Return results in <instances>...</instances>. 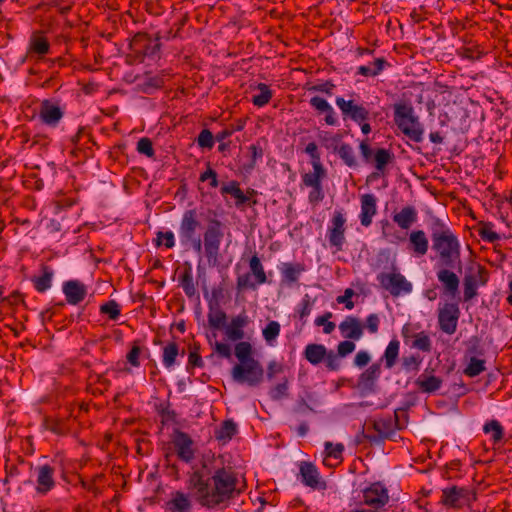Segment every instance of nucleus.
Segmentation results:
<instances>
[{"label": "nucleus", "mask_w": 512, "mask_h": 512, "mask_svg": "<svg viewBox=\"0 0 512 512\" xmlns=\"http://www.w3.org/2000/svg\"><path fill=\"white\" fill-rule=\"evenodd\" d=\"M39 116L44 124L54 127L62 119L63 111L57 104L44 100L40 106Z\"/></svg>", "instance_id": "obj_21"}, {"label": "nucleus", "mask_w": 512, "mask_h": 512, "mask_svg": "<svg viewBox=\"0 0 512 512\" xmlns=\"http://www.w3.org/2000/svg\"><path fill=\"white\" fill-rule=\"evenodd\" d=\"M337 153L347 166L353 167L356 165L354 150L349 144H341L337 150Z\"/></svg>", "instance_id": "obj_47"}, {"label": "nucleus", "mask_w": 512, "mask_h": 512, "mask_svg": "<svg viewBox=\"0 0 512 512\" xmlns=\"http://www.w3.org/2000/svg\"><path fill=\"white\" fill-rule=\"evenodd\" d=\"M408 251L415 257H423L429 250V240L426 233L423 230H412L409 233Z\"/></svg>", "instance_id": "obj_17"}, {"label": "nucleus", "mask_w": 512, "mask_h": 512, "mask_svg": "<svg viewBox=\"0 0 512 512\" xmlns=\"http://www.w3.org/2000/svg\"><path fill=\"white\" fill-rule=\"evenodd\" d=\"M339 330L346 339L359 340L363 336V326L360 320L347 316L340 324Z\"/></svg>", "instance_id": "obj_24"}, {"label": "nucleus", "mask_w": 512, "mask_h": 512, "mask_svg": "<svg viewBox=\"0 0 512 512\" xmlns=\"http://www.w3.org/2000/svg\"><path fill=\"white\" fill-rule=\"evenodd\" d=\"M377 280L381 287L387 290L392 296L398 297L412 291V284L400 272L380 273Z\"/></svg>", "instance_id": "obj_8"}, {"label": "nucleus", "mask_w": 512, "mask_h": 512, "mask_svg": "<svg viewBox=\"0 0 512 512\" xmlns=\"http://www.w3.org/2000/svg\"><path fill=\"white\" fill-rule=\"evenodd\" d=\"M209 483L210 478L205 480L200 471H194L188 479V488L194 491L195 499L203 507H205Z\"/></svg>", "instance_id": "obj_18"}, {"label": "nucleus", "mask_w": 512, "mask_h": 512, "mask_svg": "<svg viewBox=\"0 0 512 512\" xmlns=\"http://www.w3.org/2000/svg\"><path fill=\"white\" fill-rule=\"evenodd\" d=\"M335 102L344 117H348L358 124L369 120L370 113L362 104H357L353 100H345L342 97H337Z\"/></svg>", "instance_id": "obj_14"}, {"label": "nucleus", "mask_w": 512, "mask_h": 512, "mask_svg": "<svg viewBox=\"0 0 512 512\" xmlns=\"http://www.w3.org/2000/svg\"><path fill=\"white\" fill-rule=\"evenodd\" d=\"M305 270L303 264L300 263H283L281 267V274L283 281L287 283H294L298 280L300 274Z\"/></svg>", "instance_id": "obj_33"}, {"label": "nucleus", "mask_w": 512, "mask_h": 512, "mask_svg": "<svg viewBox=\"0 0 512 512\" xmlns=\"http://www.w3.org/2000/svg\"><path fill=\"white\" fill-rule=\"evenodd\" d=\"M339 357L340 356L338 354H336L334 351L327 350V356H326V358H324L323 361L325 362V365L329 370L336 371L340 368Z\"/></svg>", "instance_id": "obj_59"}, {"label": "nucleus", "mask_w": 512, "mask_h": 512, "mask_svg": "<svg viewBox=\"0 0 512 512\" xmlns=\"http://www.w3.org/2000/svg\"><path fill=\"white\" fill-rule=\"evenodd\" d=\"M305 152L311 157L312 165H322L320 154H319L318 147H317L316 143L310 142L306 146Z\"/></svg>", "instance_id": "obj_62"}, {"label": "nucleus", "mask_w": 512, "mask_h": 512, "mask_svg": "<svg viewBox=\"0 0 512 512\" xmlns=\"http://www.w3.org/2000/svg\"><path fill=\"white\" fill-rule=\"evenodd\" d=\"M389 501L387 489L380 483H374L363 490V502L373 512H378Z\"/></svg>", "instance_id": "obj_12"}, {"label": "nucleus", "mask_w": 512, "mask_h": 512, "mask_svg": "<svg viewBox=\"0 0 512 512\" xmlns=\"http://www.w3.org/2000/svg\"><path fill=\"white\" fill-rule=\"evenodd\" d=\"M361 200L360 222L364 227H368L372 223L373 217L377 213V198L373 194H364Z\"/></svg>", "instance_id": "obj_22"}, {"label": "nucleus", "mask_w": 512, "mask_h": 512, "mask_svg": "<svg viewBox=\"0 0 512 512\" xmlns=\"http://www.w3.org/2000/svg\"><path fill=\"white\" fill-rule=\"evenodd\" d=\"M402 336L404 339L413 338V341L411 343L412 348L427 353H429L432 350L431 339L424 331L410 334L409 328L407 326H404L402 329Z\"/></svg>", "instance_id": "obj_27"}, {"label": "nucleus", "mask_w": 512, "mask_h": 512, "mask_svg": "<svg viewBox=\"0 0 512 512\" xmlns=\"http://www.w3.org/2000/svg\"><path fill=\"white\" fill-rule=\"evenodd\" d=\"M380 373V364H373L362 374V379L364 381L373 382L379 378Z\"/></svg>", "instance_id": "obj_61"}, {"label": "nucleus", "mask_w": 512, "mask_h": 512, "mask_svg": "<svg viewBox=\"0 0 512 512\" xmlns=\"http://www.w3.org/2000/svg\"><path fill=\"white\" fill-rule=\"evenodd\" d=\"M50 50V44L47 39L40 35L34 34L30 39L29 53H34L39 57L46 55Z\"/></svg>", "instance_id": "obj_36"}, {"label": "nucleus", "mask_w": 512, "mask_h": 512, "mask_svg": "<svg viewBox=\"0 0 512 512\" xmlns=\"http://www.w3.org/2000/svg\"><path fill=\"white\" fill-rule=\"evenodd\" d=\"M488 282V272L482 267L478 266L475 272L469 273L464 277V301H470L477 296V289L479 286H484Z\"/></svg>", "instance_id": "obj_13"}, {"label": "nucleus", "mask_w": 512, "mask_h": 512, "mask_svg": "<svg viewBox=\"0 0 512 512\" xmlns=\"http://www.w3.org/2000/svg\"><path fill=\"white\" fill-rule=\"evenodd\" d=\"M325 197L322 185L313 187L309 192L308 200L311 204L317 205L319 204Z\"/></svg>", "instance_id": "obj_63"}, {"label": "nucleus", "mask_w": 512, "mask_h": 512, "mask_svg": "<svg viewBox=\"0 0 512 512\" xmlns=\"http://www.w3.org/2000/svg\"><path fill=\"white\" fill-rule=\"evenodd\" d=\"M327 356V348L322 344H308L304 350L305 359L312 365L323 362Z\"/></svg>", "instance_id": "obj_31"}, {"label": "nucleus", "mask_w": 512, "mask_h": 512, "mask_svg": "<svg viewBox=\"0 0 512 512\" xmlns=\"http://www.w3.org/2000/svg\"><path fill=\"white\" fill-rule=\"evenodd\" d=\"M207 318L210 327L221 329L225 326L227 315L216 303L210 301Z\"/></svg>", "instance_id": "obj_32"}, {"label": "nucleus", "mask_w": 512, "mask_h": 512, "mask_svg": "<svg viewBox=\"0 0 512 512\" xmlns=\"http://www.w3.org/2000/svg\"><path fill=\"white\" fill-rule=\"evenodd\" d=\"M180 285L188 297H192L196 293L193 276L190 270H186L180 277Z\"/></svg>", "instance_id": "obj_50"}, {"label": "nucleus", "mask_w": 512, "mask_h": 512, "mask_svg": "<svg viewBox=\"0 0 512 512\" xmlns=\"http://www.w3.org/2000/svg\"><path fill=\"white\" fill-rule=\"evenodd\" d=\"M478 234L484 241L489 243L500 240V235L493 230V224L490 222L480 223Z\"/></svg>", "instance_id": "obj_46"}, {"label": "nucleus", "mask_w": 512, "mask_h": 512, "mask_svg": "<svg viewBox=\"0 0 512 512\" xmlns=\"http://www.w3.org/2000/svg\"><path fill=\"white\" fill-rule=\"evenodd\" d=\"M231 377L236 383L255 387L263 381L264 369L258 360H249L237 363L231 369Z\"/></svg>", "instance_id": "obj_6"}, {"label": "nucleus", "mask_w": 512, "mask_h": 512, "mask_svg": "<svg viewBox=\"0 0 512 512\" xmlns=\"http://www.w3.org/2000/svg\"><path fill=\"white\" fill-rule=\"evenodd\" d=\"M418 214L414 207L405 206L392 217L393 221L403 230L410 229L417 221Z\"/></svg>", "instance_id": "obj_26"}, {"label": "nucleus", "mask_w": 512, "mask_h": 512, "mask_svg": "<svg viewBox=\"0 0 512 512\" xmlns=\"http://www.w3.org/2000/svg\"><path fill=\"white\" fill-rule=\"evenodd\" d=\"M137 151L140 154L146 155L147 157H150V158L154 157V155H155L152 141L147 137H143L138 141Z\"/></svg>", "instance_id": "obj_56"}, {"label": "nucleus", "mask_w": 512, "mask_h": 512, "mask_svg": "<svg viewBox=\"0 0 512 512\" xmlns=\"http://www.w3.org/2000/svg\"><path fill=\"white\" fill-rule=\"evenodd\" d=\"M156 244L164 245L166 248H172L175 245V237L172 231L158 232Z\"/></svg>", "instance_id": "obj_57"}, {"label": "nucleus", "mask_w": 512, "mask_h": 512, "mask_svg": "<svg viewBox=\"0 0 512 512\" xmlns=\"http://www.w3.org/2000/svg\"><path fill=\"white\" fill-rule=\"evenodd\" d=\"M36 486L35 490L40 495H46L55 487V470L50 465H41L36 467Z\"/></svg>", "instance_id": "obj_15"}, {"label": "nucleus", "mask_w": 512, "mask_h": 512, "mask_svg": "<svg viewBox=\"0 0 512 512\" xmlns=\"http://www.w3.org/2000/svg\"><path fill=\"white\" fill-rule=\"evenodd\" d=\"M344 445L341 443L333 444L331 442L325 443V457L323 460L324 465L333 467L342 461V454Z\"/></svg>", "instance_id": "obj_30"}, {"label": "nucleus", "mask_w": 512, "mask_h": 512, "mask_svg": "<svg viewBox=\"0 0 512 512\" xmlns=\"http://www.w3.org/2000/svg\"><path fill=\"white\" fill-rule=\"evenodd\" d=\"M415 383L421 392L434 393L440 389L442 379L426 370L417 378Z\"/></svg>", "instance_id": "obj_28"}, {"label": "nucleus", "mask_w": 512, "mask_h": 512, "mask_svg": "<svg viewBox=\"0 0 512 512\" xmlns=\"http://www.w3.org/2000/svg\"><path fill=\"white\" fill-rule=\"evenodd\" d=\"M193 504L190 496L182 491H174L165 503L167 512H192Z\"/></svg>", "instance_id": "obj_20"}, {"label": "nucleus", "mask_w": 512, "mask_h": 512, "mask_svg": "<svg viewBox=\"0 0 512 512\" xmlns=\"http://www.w3.org/2000/svg\"><path fill=\"white\" fill-rule=\"evenodd\" d=\"M281 326L277 321H270L262 331L263 338L268 345H273L280 335Z\"/></svg>", "instance_id": "obj_43"}, {"label": "nucleus", "mask_w": 512, "mask_h": 512, "mask_svg": "<svg viewBox=\"0 0 512 512\" xmlns=\"http://www.w3.org/2000/svg\"><path fill=\"white\" fill-rule=\"evenodd\" d=\"M395 417V420L391 417H381L373 421V429L378 433L380 439L388 438L393 434L397 426V412H395Z\"/></svg>", "instance_id": "obj_29"}, {"label": "nucleus", "mask_w": 512, "mask_h": 512, "mask_svg": "<svg viewBox=\"0 0 512 512\" xmlns=\"http://www.w3.org/2000/svg\"><path fill=\"white\" fill-rule=\"evenodd\" d=\"M476 500V493L468 487L456 485L442 489L440 503L447 508L462 509L470 506Z\"/></svg>", "instance_id": "obj_7"}, {"label": "nucleus", "mask_w": 512, "mask_h": 512, "mask_svg": "<svg viewBox=\"0 0 512 512\" xmlns=\"http://www.w3.org/2000/svg\"><path fill=\"white\" fill-rule=\"evenodd\" d=\"M236 425L232 420H226L222 423L220 429L216 432L217 439L229 440L236 433Z\"/></svg>", "instance_id": "obj_51"}, {"label": "nucleus", "mask_w": 512, "mask_h": 512, "mask_svg": "<svg viewBox=\"0 0 512 512\" xmlns=\"http://www.w3.org/2000/svg\"><path fill=\"white\" fill-rule=\"evenodd\" d=\"M437 279L443 286V292L454 298L459 289L460 279L456 273H454L450 267L438 266Z\"/></svg>", "instance_id": "obj_16"}, {"label": "nucleus", "mask_w": 512, "mask_h": 512, "mask_svg": "<svg viewBox=\"0 0 512 512\" xmlns=\"http://www.w3.org/2000/svg\"><path fill=\"white\" fill-rule=\"evenodd\" d=\"M288 391V380L283 379L282 382L278 383L275 387L270 390V396L274 400H279L287 396Z\"/></svg>", "instance_id": "obj_58"}, {"label": "nucleus", "mask_w": 512, "mask_h": 512, "mask_svg": "<svg viewBox=\"0 0 512 512\" xmlns=\"http://www.w3.org/2000/svg\"><path fill=\"white\" fill-rule=\"evenodd\" d=\"M483 430L486 434H491V439L493 440L494 443H498L503 438V427L496 420H491L487 422L484 425Z\"/></svg>", "instance_id": "obj_45"}, {"label": "nucleus", "mask_w": 512, "mask_h": 512, "mask_svg": "<svg viewBox=\"0 0 512 512\" xmlns=\"http://www.w3.org/2000/svg\"><path fill=\"white\" fill-rule=\"evenodd\" d=\"M387 62L384 58H377L373 63L369 65L359 66L357 68L358 75L365 77H374L379 75L385 68Z\"/></svg>", "instance_id": "obj_37"}, {"label": "nucleus", "mask_w": 512, "mask_h": 512, "mask_svg": "<svg viewBox=\"0 0 512 512\" xmlns=\"http://www.w3.org/2000/svg\"><path fill=\"white\" fill-rule=\"evenodd\" d=\"M252 275L250 273H245L242 275H239L237 277V289L239 291L245 290V289H252L255 290L257 288L256 280L252 281L251 279Z\"/></svg>", "instance_id": "obj_55"}, {"label": "nucleus", "mask_w": 512, "mask_h": 512, "mask_svg": "<svg viewBox=\"0 0 512 512\" xmlns=\"http://www.w3.org/2000/svg\"><path fill=\"white\" fill-rule=\"evenodd\" d=\"M485 370V361L472 357L464 369V374L468 377H476Z\"/></svg>", "instance_id": "obj_48"}, {"label": "nucleus", "mask_w": 512, "mask_h": 512, "mask_svg": "<svg viewBox=\"0 0 512 512\" xmlns=\"http://www.w3.org/2000/svg\"><path fill=\"white\" fill-rule=\"evenodd\" d=\"M100 312L108 315L112 320H116L120 315V307L114 300L108 301L101 305Z\"/></svg>", "instance_id": "obj_53"}, {"label": "nucleus", "mask_w": 512, "mask_h": 512, "mask_svg": "<svg viewBox=\"0 0 512 512\" xmlns=\"http://www.w3.org/2000/svg\"><path fill=\"white\" fill-rule=\"evenodd\" d=\"M235 356L239 361L238 363L255 359L252 356V346L246 341H240L235 345Z\"/></svg>", "instance_id": "obj_44"}, {"label": "nucleus", "mask_w": 512, "mask_h": 512, "mask_svg": "<svg viewBox=\"0 0 512 512\" xmlns=\"http://www.w3.org/2000/svg\"><path fill=\"white\" fill-rule=\"evenodd\" d=\"M224 237L223 224L218 219L209 221L202 241V251L209 262L216 263L220 255V245Z\"/></svg>", "instance_id": "obj_5"}, {"label": "nucleus", "mask_w": 512, "mask_h": 512, "mask_svg": "<svg viewBox=\"0 0 512 512\" xmlns=\"http://www.w3.org/2000/svg\"><path fill=\"white\" fill-rule=\"evenodd\" d=\"M432 249L436 253L437 266L456 268L461 264V244L458 236L440 219L431 226Z\"/></svg>", "instance_id": "obj_1"}, {"label": "nucleus", "mask_w": 512, "mask_h": 512, "mask_svg": "<svg viewBox=\"0 0 512 512\" xmlns=\"http://www.w3.org/2000/svg\"><path fill=\"white\" fill-rule=\"evenodd\" d=\"M178 354H179V348H178L177 343H175V342L168 343L163 348V365L168 369L173 367L176 362V357L178 356Z\"/></svg>", "instance_id": "obj_42"}, {"label": "nucleus", "mask_w": 512, "mask_h": 512, "mask_svg": "<svg viewBox=\"0 0 512 512\" xmlns=\"http://www.w3.org/2000/svg\"><path fill=\"white\" fill-rule=\"evenodd\" d=\"M63 293L71 305H77L84 300L87 290L84 284L77 280H70L63 284Z\"/></svg>", "instance_id": "obj_23"}, {"label": "nucleus", "mask_w": 512, "mask_h": 512, "mask_svg": "<svg viewBox=\"0 0 512 512\" xmlns=\"http://www.w3.org/2000/svg\"><path fill=\"white\" fill-rule=\"evenodd\" d=\"M52 277L53 271L49 267L44 266L43 274L33 279L35 289L38 292H45L48 290L51 287Z\"/></svg>", "instance_id": "obj_41"}, {"label": "nucleus", "mask_w": 512, "mask_h": 512, "mask_svg": "<svg viewBox=\"0 0 512 512\" xmlns=\"http://www.w3.org/2000/svg\"><path fill=\"white\" fill-rule=\"evenodd\" d=\"M394 122L398 129L410 140L419 143L423 140L424 127L410 103L398 102L393 105Z\"/></svg>", "instance_id": "obj_3"}, {"label": "nucleus", "mask_w": 512, "mask_h": 512, "mask_svg": "<svg viewBox=\"0 0 512 512\" xmlns=\"http://www.w3.org/2000/svg\"><path fill=\"white\" fill-rule=\"evenodd\" d=\"M310 105L320 113L329 110V107H331V105L328 103L326 99L319 96L312 97L310 99Z\"/></svg>", "instance_id": "obj_64"}, {"label": "nucleus", "mask_w": 512, "mask_h": 512, "mask_svg": "<svg viewBox=\"0 0 512 512\" xmlns=\"http://www.w3.org/2000/svg\"><path fill=\"white\" fill-rule=\"evenodd\" d=\"M250 320L246 313H240L234 316L230 323L225 327V335L231 341H240L245 337L244 328Z\"/></svg>", "instance_id": "obj_19"}, {"label": "nucleus", "mask_w": 512, "mask_h": 512, "mask_svg": "<svg viewBox=\"0 0 512 512\" xmlns=\"http://www.w3.org/2000/svg\"><path fill=\"white\" fill-rule=\"evenodd\" d=\"M460 310L456 303H445L438 309V323L441 331L452 335L457 330Z\"/></svg>", "instance_id": "obj_10"}, {"label": "nucleus", "mask_w": 512, "mask_h": 512, "mask_svg": "<svg viewBox=\"0 0 512 512\" xmlns=\"http://www.w3.org/2000/svg\"><path fill=\"white\" fill-rule=\"evenodd\" d=\"M400 343L398 340L393 339L389 342L388 346L385 349L383 360L385 362V367L391 369L399 356Z\"/></svg>", "instance_id": "obj_39"}, {"label": "nucleus", "mask_w": 512, "mask_h": 512, "mask_svg": "<svg viewBox=\"0 0 512 512\" xmlns=\"http://www.w3.org/2000/svg\"><path fill=\"white\" fill-rule=\"evenodd\" d=\"M238 478L231 467L217 468L210 477L205 507L214 508L240 493Z\"/></svg>", "instance_id": "obj_2"}, {"label": "nucleus", "mask_w": 512, "mask_h": 512, "mask_svg": "<svg viewBox=\"0 0 512 512\" xmlns=\"http://www.w3.org/2000/svg\"><path fill=\"white\" fill-rule=\"evenodd\" d=\"M313 172L305 173L302 176V183L306 187H316L322 185V179L326 175L323 165H312Z\"/></svg>", "instance_id": "obj_34"}, {"label": "nucleus", "mask_w": 512, "mask_h": 512, "mask_svg": "<svg viewBox=\"0 0 512 512\" xmlns=\"http://www.w3.org/2000/svg\"><path fill=\"white\" fill-rule=\"evenodd\" d=\"M299 471L302 482L306 486L314 489L324 486L316 466L311 462H302Z\"/></svg>", "instance_id": "obj_25"}, {"label": "nucleus", "mask_w": 512, "mask_h": 512, "mask_svg": "<svg viewBox=\"0 0 512 512\" xmlns=\"http://www.w3.org/2000/svg\"><path fill=\"white\" fill-rule=\"evenodd\" d=\"M251 275L254 276L256 283L262 285L267 282V276L264 267L257 254H254L249 260Z\"/></svg>", "instance_id": "obj_38"}, {"label": "nucleus", "mask_w": 512, "mask_h": 512, "mask_svg": "<svg viewBox=\"0 0 512 512\" xmlns=\"http://www.w3.org/2000/svg\"><path fill=\"white\" fill-rule=\"evenodd\" d=\"M380 318L377 314L372 313L367 316L365 327L371 334H376L379 330Z\"/></svg>", "instance_id": "obj_60"}, {"label": "nucleus", "mask_w": 512, "mask_h": 512, "mask_svg": "<svg viewBox=\"0 0 512 512\" xmlns=\"http://www.w3.org/2000/svg\"><path fill=\"white\" fill-rule=\"evenodd\" d=\"M346 217L342 209L335 210L328 228L327 236L331 246L337 251L342 250L345 243Z\"/></svg>", "instance_id": "obj_9"}, {"label": "nucleus", "mask_w": 512, "mask_h": 512, "mask_svg": "<svg viewBox=\"0 0 512 512\" xmlns=\"http://www.w3.org/2000/svg\"><path fill=\"white\" fill-rule=\"evenodd\" d=\"M172 444L181 461L190 463L195 458V444L187 433L176 430L172 438Z\"/></svg>", "instance_id": "obj_11"}, {"label": "nucleus", "mask_w": 512, "mask_h": 512, "mask_svg": "<svg viewBox=\"0 0 512 512\" xmlns=\"http://www.w3.org/2000/svg\"><path fill=\"white\" fill-rule=\"evenodd\" d=\"M201 214L197 209L186 210L179 225L180 242L185 247H191L196 253H202Z\"/></svg>", "instance_id": "obj_4"}, {"label": "nucleus", "mask_w": 512, "mask_h": 512, "mask_svg": "<svg viewBox=\"0 0 512 512\" xmlns=\"http://www.w3.org/2000/svg\"><path fill=\"white\" fill-rule=\"evenodd\" d=\"M221 194L226 195L229 194L236 199V206H241L245 204L249 197L243 193V191L239 187V183L237 181H231L221 187Z\"/></svg>", "instance_id": "obj_35"}, {"label": "nucleus", "mask_w": 512, "mask_h": 512, "mask_svg": "<svg viewBox=\"0 0 512 512\" xmlns=\"http://www.w3.org/2000/svg\"><path fill=\"white\" fill-rule=\"evenodd\" d=\"M197 144L201 148L211 149L214 146V137L212 132L208 129H203L197 137Z\"/></svg>", "instance_id": "obj_54"}, {"label": "nucleus", "mask_w": 512, "mask_h": 512, "mask_svg": "<svg viewBox=\"0 0 512 512\" xmlns=\"http://www.w3.org/2000/svg\"><path fill=\"white\" fill-rule=\"evenodd\" d=\"M392 158L393 154L389 150L384 148L378 149L374 155L376 169L378 171H383Z\"/></svg>", "instance_id": "obj_49"}, {"label": "nucleus", "mask_w": 512, "mask_h": 512, "mask_svg": "<svg viewBox=\"0 0 512 512\" xmlns=\"http://www.w3.org/2000/svg\"><path fill=\"white\" fill-rule=\"evenodd\" d=\"M256 89L258 90V94L253 95L252 103L257 107H263L267 105L273 96L272 91L268 85L259 83Z\"/></svg>", "instance_id": "obj_40"}, {"label": "nucleus", "mask_w": 512, "mask_h": 512, "mask_svg": "<svg viewBox=\"0 0 512 512\" xmlns=\"http://www.w3.org/2000/svg\"><path fill=\"white\" fill-rule=\"evenodd\" d=\"M332 313L331 312H326L325 314L321 315V316H318L316 319H315V325L316 326H322L323 327V332L325 334H331L336 325L334 322L330 321V319L332 318Z\"/></svg>", "instance_id": "obj_52"}]
</instances>
